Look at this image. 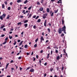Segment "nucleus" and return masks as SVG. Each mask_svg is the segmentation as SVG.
I'll list each match as a JSON object with an SVG mask.
<instances>
[{"label": "nucleus", "mask_w": 77, "mask_h": 77, "mask_svg": "<svg viewBox=\"0 0 77 77\" xmlns=\"http://www.w3.org/2000/svg\"><path fill=\"white\" fill-rule=\"evenodd\" d=\"M28 47V45H25L24 47V48H27Z\"/></svg>", "instance_id": "5701e85b"}, {"label": "nucleus", "mask_w": 77, "mask_h": 77, "mask_svg": "<svg viewBox=\"0 0 77 77\" xmlns=\"http://www.w3.org/2000/svg\"><path fill=\"white\" fill-rule=\"evenodd\" d=\"M30 68V67H29L27 68L26 69V71L28 70V69H29Z\"/></svg>", "instance_id": "473e14b6"}, {"label": "nucleus", "mask_w": 77, "mask_h": 77, "mask_svg": "<svg viewBox=\"0 0 77 77\" xmlns=\"http://www.w3.org/2000/svg\"><path fill=\"white\" fill-rule=\"evenodd\" d=\"M50 56V54H48V55H47V57H46L47 59H48Z\"/></svg>", "instance_id": "4468645a"}, {"label": "nucleus", "mask_w": 77, "mask_h": 77, "mask_svg": "<svg viewBox=\"0 0 77 77\" xmlns=\"http://www.w3.org/2000/svg\"><path fill=\"white\" fill-rule=\"evenodd\" d=\"M24 26H25V28H26V27H27V26H28V24H27V23H26L24 24Z\"/></svg>", "instance_id": "dca6fc26"}, {"label": "nucleus", "mask_w": 77, "mask_h": 77, "mask_svg": "<svg viewBox=\"0 0 77 77\" xmlns=\"http://www.w3.org/2000/svg\"><path fill=\"white\" fill-rule=\"evenodd\" d=\"M5 36V35L4 34H2L1 35V36H0V37H4V36Z\"/></svg>", "instance_id": "c85d7f7f"}, {"label": "nucleus", "mask_w": 77, "mask_h": 77, "mask_svg": "<svg viewBox=\"0 0 77 77\" xmlns=\"http://www.w3.org/2000/svg\"><path fill=\"white\" fill-rule=\"evenodd\" d=\"M33 54V52H32V53H31V55H32Z\"/></svg>", "instance_id": "774afa93"}, {"label": "nucleus", "mask_w": 77, "mask_h": 77, "mask_svg": "<svg viewBox=\"0 0 77 77\" xmlns=\"http://www.w3.org/2000/svg\"><path fill=\"white\" fill-rule=\"evenodd\" d=\"M43 52V50H42L40 51V53H42Z\"/></svg>", "instance_id": "052dcab7"}, {"label": "nucleus", "mask_w": 77, "mask_h": 77, "mask_svg": "<svg viewBox=\"0 0 77 77\" xmlns=\"http://www.w3.org/2000/svg\"><path fill=\"white\" fill-rule=\"evenodd\" d=\"M6 14H3V15H2V16L3 17V18H5V17H6Z\"/></svg>", "instance_id": "0eeeda50"}, {"label": "nucleus", "mask_w": 77, "mask_h": 77, "mask_svg": "<svg viewBox=\"0 0 77 77\" xmlns=\"http://www.w3.org/2000/svg\"><path fill=\"white\" fill-rule=\"evenodd\" d=\"M44 10V8H39V11H42Z\"/></svg>", "instance_id": "423d86ee"}, {"label": "nucleus", "mask_w": 77, "mask_h": 77, "mask_svg": "<svg viewBox=\"0 0 77 77\" xmlns=\"http://www.w3.org/2000/svg\"><path fill=\"white\" fill-rule=\"evenodd\" d=\"M9 38L10 39H11L12 38V36H11V35H10L9 36Z\"/></svg>", "instance_id": "c756f323"}, {"label": "nucleus", "mask_w": 77, "mask_h": 77, "mask_svg": "<svg viewBox=\"0 0 77 77\" xmlns=\"http://www.w3.org/2000/svg\"><path fill=\"white\" fill-rule=\"evenodd\" d=\"M8 10H11V7H9L8 8Z\"/></svg>", "instance_id": "79ce46f5"}, {"label": "nucleus", "mask_w": 77, "mask_h": 77, "mask_svg": "<svg viewBox=\"0 0 77 77\" xmlns=\"http://www.w3.org/2000/svg\"><path fill=\"white\" fill-rule=\"evenodd\" d=\"M32 9V6L28 8V10H30Z\"/></svg>", "instance_id": "72a5a7b5"}, {"label": "nucleus", "mask_w": 77, "mask_h": 77, "mask_svg": "<svg viewBox=\"0 0 77 77\" xmlns=\"http://www.w3.org/2000/svg\"><path fill=\"white\" fill-rule=\"evenodd\" d=\"M59 67H57V71H58V70H59Z\"/></svg>", "instance_id": "338daca9"}, {"label": "nucleus", "mask_w": 77, "mask_h": 77, "mask_svg": "<svg viewBox=\"0 0 77 77\" xmlns=\"http://www.w3.org/2000/svg\"><path fill=\"white\" fill-rule=\"evenodd\" d=\"M55 47H54V48H57V49H58V48L57 47V45H55Z\"/></svg>", "instance_id": "a878e982"}, {"label": "nucleus", "mask_w": 77, "mask_h": 77, "mask_svg": "<svg viewBox=\"0 0 77 77\" xmlns=\"http://www.w3.org/2000/svg\"><path fill=\"white\" fill-rule=\"evenodd\" d=\"M51 13H52V11H50V14H51Z\"/></svg>", "instance_id": "69168bd1"}, {"label": "nucleus", "mask_w": 77, "mask_h": 77, "mask_svg": "<svg viewBox=\"0 0 77 77\" xmlns=\"http://www.w3.org/2000/svg\"><path fill=\"white\" fill-rule=\"evenodd\" d=\"M46 75H47V74H44V77H46Z\"/></svg>", "instance_id": "4d7b16f0"}, {"label": "nucleus", "mask_w": 77, "mask_h": 77, "mask_svg": "<svg viewBox=\"0 0 77 77\" xmlns=\"http://www.w3.org/2000/svg\"><path fill=\"white\" fill-rule=\"evenodd\" d=\"M47 11L48 13L49 12H50V9L49 8H48L47 9Z\"/></svg>", "instance_id": "4be33fe9"}, {"label": "nucleus", "mask_w": 77, "mask_h": 77, "mask_svg": "<svg viewBox=\"0 0 77 77\" xmlns=\"http://www.w3.org/2000/svg\"><path fill=\"white\" fill-rule=\"evenodd\" d=\"M65 56H66V57H68V54H67V53H65Z\"/></svg>", "instance_id": "13d9d810"}, {"label": "nucleus", "mask_w": 77, "mask_h": 77, "mask_svg": "<svg viewBox=\"0 0 77 77\" xmlns=\"http://www.w3.org/2000/svg\"><path fill=\"white\" fill-rule=\"evenodd\" d=\"M8 39V37H6L5 39V41H7Z\"/></svg>", "instance_id": "2f4dec72"}, {"label": "nucleus", "mask_w": 77, "mask_h": 77, "mask_svg": "<svg viewBox=\"0 0 77 77\" xmlns=\"http://www.w3.org/2000/svg\"><path fill=\"white\" fill-rule=\"evenodd\" d=\"M25 12V10H23V11H22V13H24Z\"/></svg>", "instance_id": "0e129e2a"}, {"label": "nucleus", "mask_w": 77, "mask_h": 77, "mask_svg": "<svg viewBox=\"0 0 77 77\" xmlns=\"http://www.w3.org/2000/svg\"><path fill=\"white\" fill-rule=\"evenodd\" d=\"M64 34H63V33L61 35V36H64Z\"/></svg>", "instance_id": "603ef678"}, {"label": "nucleus", "mask_w": 77, "mask_h": 77, "mask_svg": "<svg viewBox=\"0 0 77 77\" xmlns=\"http://www.w3.org/2000/svg\"><path fill=\"white\" fill-rule=\"evenodd\" d=\"M41 19H39L37 21V22H38V23H40V22H41Z\"/></svg>", "instance_id": "a211bd4d"}, {"label": "nucleus", "mask_w": 77, "mask_h": 77, "mask_svg": "<svg viewBox=\"0 0 77 77\" xmlns=\"http://www.w3.org/2000/svg\"><path fill=\"white\" fill-rule=\"evenodd\" d=\"M62 24L63 26H65V20H64V17H63L62 19Z\"/></svg>", "instance_id": "f03ea898"}, {"label": "nucleus", "mask_w": 77, "mask_h": 77, "mask_svg": "<svg viewBox=\"0 0 77 77\" xmlns=\"http://www.w3.org/2000/svg\"><path fill=\"white\" fill-rule=\"evenodd\" d=\"M33 28L34 29H36V26L35 25H34L33 26Z\"/></svg>", "instance_id": "b1692460"}, {"label": "nucleus", "mask_w": 77, "mask_h": 77, "mask_svg": "<svg viewBox=\"0 0 77 77\" xmlns=\"http://www.w3.org/2000/svg\"><path fill=\"white\" fill-rule=\"evenodd\" d=\"M21 58H22V57H19L18 58V59L19 60H20V59H21Z\"/></svg>", "instance_id": "a19ab883"}, {"label": "nucleus", "mask_w": 77, "mask_h": 77, "mask_svg": "<svg viewBox=\"0 0 77 77\" xmlns=\"http://www.w3.org/2000/svg\"><path fill=\"white\" fill-rule=\"evenodd\" d=\"M48 30L49 33H50V28L48 29Z\"/></svg>", "instance_id": "393cba45"}, {"label": "nucleus", "mask_w": 77, "mask_h": 77, "mask_svg": "<svg viewBox=\"0 0 77 77\" xmlns=\"http://www.w3.org/2000/svg\"><path fill=\"white\" fill-rule=\"evenodd\" d=\"M36 15H34V16H33V18H36Z\"/></svg>", "instance_id": "37998d69"}, {"label": "nucleus", "mask_w": 77, "mask_h": 77, "mask_svg": "<svg viewBox=\"0 0 77 77\" xmlns=\"http://www.w3.org/2000/svg\"><path fill=\"white\" fill-rule=\"evenodd\" d=\"M3 17H2V16H0V19H1V20H3Z\"/></svg>", "instance_id": "6ab92c4d"}, {"label": "nucleus", "mask_w": 77, "mask_h": 77, "mask_svg": "<svg viewBox=\"0 0 77 77\" xmlns=\"http://www.w3.org/2000/svg\"><path fill=\"white\" fill-rule=\"evenodd\" d=\"M44 2V0H41V3H42Z\"/></svg>", "instance_id": "de8ad7c7"}, {"label": "nucleus", "mask_w": 77, "mask_h": 77, "mask_svg": "<svg viewBox=\"0 0 77 77\" xmlns=\"http://www.w3.org/2000/svg\"><path fill=\"white\" fill-rule=\"evenodd\" d=\"M38 38H37V39H36L35 40V42H38Z\"/></svg>", "instance_id": "7c9ffc66"}, {"label": "nucleus", "mask_w": 77, "mask_h": 77, "mask_svg": "<svg viewBox=\"0 0 77 77\" xmlns=\"http://www.w3.org/2000/svg\"><path fill=\"white\" fill-rule=\"evenodd\" d=\"M21 42V40H17V42Z\"/></svg>", "instance_id": "864d4df0"}, {"label": "nucleus", "mask_w": 77, "mask_h": 77, "mask_svg": "<svg viewBox=\"0 0 77 77\" xmlns=\"http://www.w3.org/2000/svg\"><path fill=\"white\" fill-rule=\"evenodd\" d=\"M3 31H6V29H5V28H4L3 29Z\"/></svg>", "instance_id": "e2e57ef3"}, {"label": "nucleus", "mask_w": 77, "mask_h": 77, "mask_svg": "<svg viewBox=\"0 0 77 77\" xmlns=\"http://www.w3.org/2000/svg\"><path fill=\"white\" fill-rule=\"evenodd\" d=\"M47 63H45L44 64V65L45 66H47Z\"/></svg>", "instance_id": "ea45409f"}, {"label": "nucleus", "mask_w": 77, "mask_h": 77, "mask_svg": "<svg viewBox=\"0 0 77 77\" xmlns=\"http://www.w3.org/2000/svg\"><path fill=\"white\" fill-rule=\"evenodd\" d=\"M16 44H17V42L15 41H14V45H16Z\"/></svg>", "instance_id": "c9c22d12"}, {"label": "nucleus", "mask_w": 77, "mask_h": 77, "mask_svg": "<svg viewBox=\"0 0 77 77\" xmlns=\"http://www.w3.org/2000/svg\"><path fill=\"white\" fill-rule=\"evenodd\" d=\"M39 16H37L35 18V20H37V19H38V18H39Z\"/></svg>", "instance_id": "09e8293b"}, {"label": "nucleus", "mask_w": 77, "mask_h": 77, "mask_svg": "<svg viewBox=\"0 0 77 77\" xmlns=\"http://www.w3.org/2000/svg\"><path fill=\"white\" fill-rule=\"evenodd\" d=\"M37 4L38 5H40V3L39 2H38L37 3Z\"/></svg>", "instance_id": "49530a36"}, {"label": "nucleus", "mask_w": 77, "mask_h": 77, "mask_svg": "<svg viewBox=\"0 0 77 77\" xmlns=\"http://www.w3.org/2000/svg\"><path fill=\"white\" fill-rule=\"evenodd\" d=\"M53 15H54V12H53L52 13V14H51V17H53Z\"/></svg>", "instance_id": "bb28decb"}, {"label": "nucleus", "mask_w": 77, "mask_h": 77, "mask_svg": "<svg viewBox=\"0 0 77 77\" xmlns=\"http://www.w3.org/2000/svg\"><path fill=\"white\" fill-rule=\"evenodd\" d=\"M23 69V68H21V67H20V71H21V70H22V69Z\"/></svg>", "instance_id": "5fc2aeb1"}, {"label": "nucleus", "mask_w": 77, "mask_h": 77, "mask_svg": "<svg viewBox=\"0 0 77 77\" xmlns=\"http://www.w3.org/2000/svg\"><path fill=\"white\" fill-rule=\"evenodd\" d=\"M5 6L4 4L2 5V9H5Z\"/></svg>", "instance_id": "ddd939ff"}, {"label": "nucleus", "mask_w": 77, "mask_h": 77, "mask_svg": "<svg viewBox=\"0 0 77 77\" xmlns=\"http://www.w3.org/2000/svg\"><path fill=\"white\" fill-rule=\"evenodd\" d=\"M64 26H63L62 29V31L63 32H64V33L65 34H66V26L65 25H64Z\"/></svg>", "instance_id": "f257e3e1"}, {"label": "nucleus", "mask_w": 77, "mask_h": 77, "mask_svg": "<svg viewBox=\"0 0 77 77\" xmlns=\"http://www.w3.org/2000/svg\"><path fill=\"white\" fill-rule=\"evenodd\" d=\"M47 49H48V50H50V47L49 46H48V47H47Z\"/></svg>", "instance_id": "4c0bfd02"}, {"label": "nucleus", "mask_w": 77, "mask_h": 77, "mask_svg": "<svg viewBox=\"0 0 77 77\" xmlns=\"http://www.w3.org/2000/svg\"><path fill=\"white\" fill-rule=\"evenodd\" d=\"M34 47H37V45L36 44H35L34 45Z\"/></svg>", "instance_id": "c03bdc74"}, {"label": "nucleus", "mask_w": 77, "mask_h": 77, "mask_svg": "<svg viewBox=\"0 0 77 77\" xmlns=\"http://www.w3.org/2000/svg\"><path fill=\"white\" fill-rule=\"evenodd\" d=\"M41 40L43 41H44V37L43 36H41L40 38Z\"/></svg>", "instance_id": "9d476101"}, {"label": "nucleus", "mask_w": 77, "mask_h": 77, "mask_svg": "<svg viewBox=\"0 0 77 77\" xmlns=\"http://www.w3.org/2000/svg\"><path fill=\"white\" fill-rule=\"evenodd\" d=\"M8 65H9V63H8L6 65V67H5V69H7V68L8 67Z\"/></svg>", "instance_id": "aec40b11"}, {"label": "nucleus", "mask_w": 77, "mask_h": 77, "mask_svg": "<svg viewBox=\"0 0 77 77\" xmlns=\"http://www.w3.org/2000/svg\"><path fill=\"white\" fill-rule=\"evenodd\" d=\"M59 59H60V56H58L57 57V60H59Z\"/></svg>", "instance_id": "9b49d317"}, {"label": "nucleus", "mask_w": 77, "mask_h": 77, "mask_svg": "<svg viewBox=\"0 0 77 77\" xmlns=\"http://www.w3.org/2000/svg\"><path fill=\"white\" fill-rule=\"evenodd\" d=\"M14 62V60H11V61H10V63H12V62Z\"/></svg>", "instance_id": "8fccbe9b"}, {"label": "nucleus", "mask_w": 77, "mask_h": 77, "mask_svg": "<svg viewBox=\"0 0 77 77\" xmlns=\"http://www.w3.org/2000/svg\"><path fill=\"white\" fill-rule=\"evenodd\" d=\"M57 12H58V10H56V11H55L54 13H57Z\"/></svg>", "instance_id": "a18cd8bd"}, {"label": "nucleus", "mask_w": 77, "mask_h": 77, "mask_svg": "<svg viewBox=\"0 0 77 77\" xmlns=\"http://www.w3.org/2000/svg\"><path fill=\"white\" fill-rule=\"evenodd\" d=\"M51 54H53V51L51 50Z\"/></svg>", "instance_id": "6e6d98bb"}, {"label": "nucleus", "mask_w": 77, "mask_h": 77, "mask_svg": "<svg viewBox=\"0 0 77 77\" xmlns=\"http://www.w3.org/2000/svg\"><path fill=\"white\" fill-rule=\"evenodd\" d=\"M28 22V20H25L24 22V23H26Z\"/></svg>", "instance_id": "412c9836"}, {"label": "nucleus", "mask_w": 77, "mask_h": 77, "mask_svg": "<svg viewBox=\"0 0 77 77\" xmlns=\"http://www.w3.org/2000/svg\"><path fill=\"white\" fill-rule=\"evenodd\" d=\"M4 3H5V4L6 5H8V2H7L6 1H5L4 2Z\"/></svg>", "instance_id": "e433bc0d"}, {"label": "nucleus", "mask_w": 77, "mask_h": 77, "mask_svg": "<svg viewBox=\"0 0 77 77\" xmlns=\"http://www.w3.org/2000/svg\"><path fill=\"white\" fill-rule=\"evenodd\" d=\"M62 28H59L58 29V33L59 34L62 33Z\"/></svg>", "instance_id": "7ed1b4c3"}, {"label": "nucleus", "mask_w": 77, "mask_h": 77, "mask_svg": "<svg viewBox=\"0 0 77 77\" xmlns=\"http://www.w3.org/2000/svg\"><path fill=\"white\" fill-rule=\"evenodd\" d=\"M55 52L56 53H58V51L57 50H56L55 51Z\"/></svg>", "instance_id": "3c124183"}, {"label": "nucleus", "mask_w": 77, "mask_h": 77, "mask_svg": "<svg viewBox=\"0 0 77 77\" xmlns=\"http://www.w3.org/2000/svg\"><path fill=\"white\" fill-rule=\"evenodd\" d=\"M47 23V20H45V22L44 23V26L45 27H46L47 26V24H46Z\"/></svg>", "instance_id": "20e7f679"}, {"label": "nucleus", "mask_w": 77, "mask_h": 77, "mask_svg": "<svg viewBox=\"0 0 77 77\" xmlns=\"http://www.w3.org/2000/svg\"><path fill=\"white\" fill-rule=\"evenodd\" d=\"M34 71H35V70H34V69H32L29 70V72H34Z\"/></svg>", "instance_id": "39448f33"}, {"label": "nucleus", "mask_w": 77, "mask_h": 77, "mask_svg": "<svg viewBox=\"0 0 77 77\" xmlns=\"http://www.w3.org/2000/svg\"><path fill=\"white\" fill-rule=\"evenodd\" d=\"M3 76H4V75H0V77H3Z\"/></svg>", "instance_id": "680f3d73"}, {"label": "nucleus", "mask_w": 77, "mask_h": 77, "mask_svg": "<svg viewBox=\"0 0 77 77\" xmlns=\"http://www.w3.org/2000/svg\"><path fill=\"white\" fill-rule=\"evenodd\" d=\"M32 14H30L29 15V17H28V18H31V17H32Z\"/></svg>", "instance_id": "f8f14e48"}, {"label": "nucleus", "mask_w": 77, "mask_h": 77, "mask_svg": "<svg viewBox=\"0 0 77 77\" xmlns=\"http://www.w3.org/2000/svg\"><path fill=\"white\" fill-rule=\"evenodd\" d=\"M12 4H13V3L12 2H10V5H12Z\"/></svg>", "instance_id": "bf43d9fd"}, {"label": "nucleus", "mask_w": 77, "mask_h": 77, "mask_svg": "<svg viewBox=\"0 0 77 77\" xmlns=\"http://www.w3.org/2000/svg\"><path fill=\"white\" fill-rule=\"evenodd\" d=\"M23 1H21V0H18L17 1V3H21Z\"/></svg>", "instance_id": "6e6552de"}, {"label": "nucleus", "mask_w": 77, "mask_h": 77, "mask_svg": "<svg viewBox=\"0 0 77 77\" xmlns=\"http://www.w3.org/2000/svg\"><path fill=\"white\" fill-rule=\"evenodd\" d=\"M20 26H21V22H19L17 23V25H20Z\"/></svg>", "instance_id": "cd10ccee"}, {"label": "nucleus", "mask_w": 77, "mask_h": 77, "mask_svg": "<svg viewBox=\"0 0 77 77\" xmlns=\"http://www.w3.org/2000/svg\"><path fill=\"white\" fill-rule=\"evenodd\" d=\"M53 69H54L51 67L50 69V71L52 72L53 71Z\"/></svg>", "instance_id": "f3484780"}, {"label": "nucleus", "mask_w": 77, "mask_h": 77, "mask_svg": "<svg viewBox=\"0 0 77 77\" xmlns=\"http://www.w3.org/2000/svg\"><path fill=\"white\" fill-rule=\"evenodd\" d=\"M7 42V41H6L2 43V44H6V43Z\"/></svg>", "instance_id": "58836bf2"}, {"label": "nucleus", "mask_w": 77, "mask_h": 77, "mask_svg": "<svg viewBox=\"0 0 77 77\" xmlns=\"http://www.w3.org/2000/svg\"><path fill=\"white\" fill-rule=\"evenodd\" d=\"M5 25H3L2 26H1L0 27V29H3V28L4 27H5Z\"/></svg>", "instance_id": "f704fd0d"}, {"label": "nucleus", "mask_w": 77, "mask_h": 77, "mask_svg": "<svg viewBox=\"0 0 77 77\" xmlns=\"http://www.w3.org/2000/svg\"><path fill=\"white\" fill-rule=\"evenodd\" d=\"M24 42V41H21V42L20 43L19 45V46H20V45H21L22 44H23V43Z\"/></svg>", "instance_id": "1a4fd4ad"}, {"label": "nucleus", "mask_w": 77, "mask_h": 77, "mask_svg": "<svg viewBox=\"0 0 77 77\" xmlns=\"http://www.w3.org/2000/svg\"><path fill=\"white\" fill-rule=\"evenodd\" d=\"M27 2H28V0H26L23 3H24V4H26L27 3Z\"/></svg>", "instance_id": "2eb2a0df"}]
</instances>
